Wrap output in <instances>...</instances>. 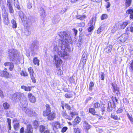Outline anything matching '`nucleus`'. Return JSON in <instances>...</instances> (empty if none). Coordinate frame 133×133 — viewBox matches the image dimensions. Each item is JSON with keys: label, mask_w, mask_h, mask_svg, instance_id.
I'll return each mask as SVG.
<instances>
[{"label": "nucleus", "mask_w": 133, "mask_h": 133, "mask_svg": "<svg viewBox=\"0 0 133 133\" xmlns=\"http://www.w3.org/2000/svg\"><path fill=\"white\" fill-rule=\"evenodd\" d=\"M25 131L26 133H32L33 129L31 125H28L27 126V129Z\"/></svg>", "instance_id": "15"}, {"label": "nucleus", "mask_w": 133, "mask_h": 133, "mask_svg": "<svg viewBox=\"0 0 133 133\" xmlns=\"http://www.w3.org/2000/svg\"><path fill=\"white\" fill-rule=\"evenodd\" d=\"M66 9L65 8H64L61 10V14H63L65 12H66Z\"/></svg>", "instance_id": "56"}, {"label": "nucleus", "mask_w": 133, "mask_h": 133, "mask_svg": "<svg viewBox=\"0 0 133 133\" xmlns=\"http://www.w3.org/2000/svg\"><path fill=\"white\" fill-rule=\"evenodd\" d=\"M28 97L30 101L33 103L36 102V99L35 97L30 92H29L28 94Z\"/></svg>", "instance_id": "8"}, {"label": "nucleus", "mask_w": 133, "mask_h": 133, "mask_svg": "<svg viewBox=\"0 0 133 133\" xmlns=\"http://www.w3.org/2000/svg\"><path fill=\"white\" fill-rule=\"evenodd\" d=\"M54 51H55V53L58 54V48L56 45L55 46L54 48ZM58 56L57 55H55L54 58L53 62L54 65H55L57 68L58 66Z\"/></svg>", "instance_id": "4"}, {"label": "nucleus", "mask_w": 133, "mask_h": 133, "mask_svg": "<svg viewBox=\"0 0 133 133\" xmlns=\"http://www.w3.org/2000/svg\"><path fill=\"white\" fill-rule=\"evenodd\" d=\"M41 16L43 17H44L46 16L45 12V10L43 8L41 9Z\"/></svg>", "instance_id": "27"}, {"label": "nucleus", "mask_w": 133, "mask_h": 133, "mask_svg": "<svg viewBox=\"0 0 133 133\" xmlns=\"http://www.w3.org/2000/svg\"><path fill=\"white\" fill-rule=\"evenodd\" d=\"M27 103L26 100H24L23 104H21L22 106L23 107L22 110L26 114H28L29 116H31L32 114V112L27 108Z\"/></svg>", "instance_id": "5"}, {"label": "nucleus", "mask_w": 133, "mask_h": 133, "mask_svg": "<svg viewBox=\"0 0 133 133\" xmlns=\"http://www.w3.org/2000/svg\"><path fill=\"white\" fill-rule=\"evenodd\" d=\"M86 17V16L85 15H78L76 16V18L77 19H80L81 20H83Z\"/></svg>", "instance_id": "21"}, {"label": "nucleus", "mask_w": 133, "mask_h": 133, "mask_svg": "<svg viewBox=\"0 0 133 133\" xmlns=\"http://www.w3.org/2000/svg\"><path fill=\"white\" fill-rule=\"evenodd\" d=\"M86 62V60L85 59H83L82 62L83 63L82 64L83 65H84V64Z\"/></svg>", "instance_id": "64"}, {"label": "nucleus", "mask_w": 133, "mask_h": 133, "mask_svg": "<svg viewBox=\"0 0 133 133\" xmlns=\"http://www.w3.org/2000/svg\"><path fill=\"white\" fill-rule=\"evenodd\" d=\"M67 55V53L65 51H63L61 52L59 54V56L63 57H64L65 56Z\"/></svg>", "instance_id": "28"}, {"label": "nucleus", "mask_w": 133, "mask_h": 133, "mask_svg": "<svg viewBox=\"0 0 133 133\" xmlns=\"http://www.w3.org/2000/svg\"><path fill=\"white\" fill-rule=\"evenodd\" d=\"M7 5L8 7H9L10 6H12L11 5V0H7Z\"/></svg>", "instance_id": "50"}, {"label": "nucleus", "mask_w": 133, "mask_h": 133, "mask_svg": "<svg viewBox=\"0 0 133 133\" xmlns=\"http://www.w3.org/2000/svg\"><path fill=\"white\" fill-rule=\"evenodd\" d=\"M96 18L92 17L88 23V25L90 27H94L95 24Z\"/></svg>", "instance_id": "13"}, {"label": "nucleus", "mask_w": 133, "mask_h": 133, "mask_svg": "<svg viewBox=\"0 0 133 133\" xmlns=\"http://www.w3.org/2000/svg\"><path fill=\"white\" fill-rule=\"evenodd\" d=\"M2 15L4 23L6 25H8L9 23L8 18V13L6 12L5 9L2 10Z\"/></svg>", "instance_id": "6"}, {"label": "nucleus", "mask_w": 133, "mask_h": 133, "mask_svg": "<svg viewBox=\"0 0 133 133\" xmlns=\"http://www.w3.org/2000/svg\"><path fill=\"white\" fill-rule=\"evenodd\" d=\"M130 23L129 21H125L121 23L119 25V27L121 29H124L126 26L128 24Z\"/></svg>", "instance_id": "14"}, {"label": "nucleus", "mask_w": 133, "mask_h": 133, "mask_svg": "<svg viewBox=\"0 0 133 133\" xmlns=\"http://www.w3.org/2000/svg\"><path fill=\"white\" fill-rule=\"evenodd\" d=\"M101 79L104 80V74L103 72L101 74Z\"/></svg>", "instance_id": "55"}, {"label": "nucleus", "mask_w": 133, "mask_h": 133, "mask_svg": "<svg viewBox=\"0 0 133 133\" xmlns=\"http://www.w3.org/2000/svg\"><path fill=\"white\" fill-rule=\"evenodd\" d=\"M6 69H5L4 71H1L0 72V75L2 77L8 78L9 76V73L6 71Z\"/></svg>", "instance_id": "11"}, {"label": "nucleus", "mask_w": 133, "mask_h": 133, "mask_svg": "<svg viewBox=\"0 0 133 133\" xmlns=\"http://www.w3.org/2000/svg\"><path fill=\"white\" fill-rule=\"evenodd\" d=\"M33 125L35 128H37L38 126V121H34L33 123Z\"/></svg>", "instance_id": "36"}, {"label": "nucleus", "mask_w": 133, "mask_h": 133, "mask_svg": "<svg viewBox=\"0 0 133 133\" xmlns=\"http://www.w3.org/2000/svg\"><path fill=\"white\" fill-rule=\"evenodd\" d=\"M108 17V15L105 14H103L101 17V19L102 20L106 19Z\"/></svg>", "instance_id": "33"}, {"label": "nucleus", "mask_w": 133, "mask_h": 133, "mask_svg": "<svg viewBox=\"0 0 133 133\" xmlns=\"http://www.w3.org/2000/svg\"><path fill=\"white\" fill-rule=\"evenodd\" d=\"M47 116L48 119L50 120H53L55 117V114L53 113H50Z\"/></svg>", "instance_id": "17"}, {"label": "nucleus", "mask_w": 133, "mask_h": 133, "mask_svg": "<svg viewBox=\"0 0 133 133\" xmlns=\"http://www.w3.org/2000/svg\"><path fill=\"white\" fill-rule=\"evenodd\" d=\"M130 66L131 69L133 70V60L130 61Z\"/></svg>", "instance_id": "52"}, {"label": "nucleus", "mask_w": 133, "mask_h": 133, "mask_svg": "<svg viewBox=\"0 0 133 133\" xmlns=\"http://www.w3.org/2000/svg\"><path fill=\"white\" fill-rule=\"evenodd\" d=\"M46 110L43 112V115L47 116L50 113V108L49 105L48 104H46Z\"/></svg>", "instance_id": "10"}, {"label": "nucleus", "mask_w": 133, "mask_h": 133, "mask_svg": "<svg viewBox=\"0 0 133 133\" xmlns=\"http://www.w3.org/2000/svg\"><path fill=\"white\" fill-rule=\"evenodd\" d=\"M108 107L107 108V111H110L112 110V107L111 102H108Z\"/></svg>", "instance_id": "25"}, {"label": "nucleus", "mask_w": 133, "mask_h": 133, "mask_svg": "<svg viewBox=\"0 0 133 133\" xmlns=\"http://www.w3.org/2000/svg\"><path fill=\"white\" fill-rule=\"evenodd\" d=\"M83 126L86 131H88L90 128V125L85 121L84 122Z\"/></svg>", "instance_id": "12"}, {"label": "nucleus", "mask_w": 133, "mask_h": 133, "mask_svg": "<svg viewBox=\"0 0 133 133\" xmlns=\"http://www.w3.org/2000/svg\"><path fill=\"white\" fill-rule=\"evenodd\" d=\"M73 95L71 93H67L65 94V97L67 98H69L72 97Z\"/></svg>", "instance_id": "34"}, {"label": "nucleus", "mask_w": 133, "mask_h": 133, "mask_svg": "<svg viewBox=\"0 0 133 133\" xmlns=\"http://www.w3.org/2000/svg\"><path fill=\"white\" fill-rule=\"evenodd\" d=\"M111 117L114 119L116 120L119 119V118H118V117L116 115H115L114 114H112L111 115Z\"/></svg>", "instance_id": "37"}, {"label": "nucleus", "mask_w": 133, "mask_h": 133, "mask_svg": "<svg viewBox=\"0 0 133 133\" xmlns=\"http://www.w3.org/2000/svg\"><path fill=\"white\" fill-rule=\"evenodd\" d=\"M128 37V34H123L119 37L120 41L122 42H124L127 40Z\"/></svg>", "instance_id": "9"}, {"label": "nucleus", "mask_w": 133, "mask_h": 133, "mask_svg": "<svg viewBox=\"0 0 133 133\" xmlns=\"http://www.w3.org/2000/svg\"><path fill=\"white\" fill-rule=\"evenodd\" d=\"M94 85V84L92 82H90L89 84V90L90 91L92 90V87Z\"/></svg>", "instance_id": "35"}, {"label": "nucleus", "mask_w": 133, "mask_h": 133, "mask_svg": "<svg viewBox=\"0 0 133 133\" xmlns=\"http://www.w3.org/2000/svg\"><path fill=\"white\" fill-rule=\"evenodd\" d=\"M131 32H133V27L131 28L128 27L126 29V31H129V29Z\"/></svg>", "instance_id": "49"}, {"label": "nucleus", "mask_w": 133, "mask_h": 133, "mask_svg": "<svg viewBox=\"0 0 133 133\" xmlns=\"http://www.w3.org/2000/svg\"><path fill=\"white\" fill-rule=\"evenodd\" d=\"M131 3V0H126L125 2V5L127 7L129 6Z\"/></svg>", "instance_id": "32"}, {"label": "nucleus", "mask_w": 133, "mask_h": 133, "mask_svg": "<svg viewBox=\"0 0 133 133\" xmlns=\"http://www.w3.org/2000/svg\"><path fill=\"white\" fill-rule=\"evenodd\" d=\"M89 112L93 115H95L96 113L94 109L92 108H90L89 109Z\"/></svg>", "instance_id": "30"}, {"label": "nucleus", "mask_w": 133, "mask_h": 133, "mask_svg": "<svg viewBox=\"0 0 133 133\" xmlns=\"http://www.w3.org/2000/svg\"><path fill=\"white\" fill-rule=\"evenodd\" d=\"M126 13L128 14H132L133 13V9H129L127 11Z\"/></svg>", "instance_id": "40"}, {"label": "nucleus", "mask_w": 133, "mask_h": 133, "mask_svg": "<svg viewBox=\"0 0 133 133\" xmlns=\"http://www.w3.org/2000/svg\"><path fill=\"white\" fill-rule=\"evenodd\" d=\"M20 133H24V129L23 127L21 128L20 131Z\"/></svg>", "instance_id": "61"}, {"label": "nucleus", "mask_w": 133, "mask_h": 133, "mask_svg": "<svg viewBox=\"0 0 133 133\" xmlns=\"http://www.w3.org/2000/svg\"><path fill=\"white\" fill-rule=\"evenodd\" d=\"M94 27H90L88 29V31L89 32H91L93 30Z\"/></svg>", "instance_id": "54"}, {"label": "nucleus", "mask_w": 133, "mask_h": 133, "mask_svg": "<svg viewBox=\"0 0 133 133\" xmlns=\"http://www.w3.org/2000/svg\"><path fill=\"white\" fill-rule=\"evenodd\" d=\"M19 126V124L18 123H17L14 124V127L15 130H17Z\"/></svg>", "instance_id": "38"}, {"label": "nucleus", "mask_w": 133, "mask_h": 133, "mask_svg": "<svg viewBox=\"0 0 133 133\" xmlns=\"http://www.w3.org/2000/svg\"><path fill=\"white\" fill-rule=\"evenodd\" d=\"M123 110L122 109H118L117 111V113H122L123 112Z\"/></svg>", "instance_id": "57"}, {"label": "nucleus", "mask_w": 133, "mask_h": 133, "mask_svg": "<svg viewBox=\"0 0 133 133\" xmlns=\"http://www.w3.org/2000/svg\"><path fill=\"white\" fill-rule=\"evenodd\" d=\"M101 27H99L97 30V33H100L101 32Z\"/></svg>", "instance_id": "58"}, {"label": "nucleus", "mask_w": 133, "mask_h": 133, "mask_svg": "<svg viewBox=\"0 0 133 133\" xmlns=\"http://www.w3.org/2000/svg\"><path fill=\"white\" fill-rule=\"evenodd\" d=\"M74 131L75 133H81L80 131L78 128H75L74 129Z\"/></svg>", "instance_id": "41"}, {"label": "nucleus", "mask_w": 133, "mask_h": 133, "mask_svg": "<svg viewBox=\"0 0 133 133\" xmlns=\"http://www.w3.org/2000/svg\"><path fill=\"white\" fill-rule=\"evenodd\" d=\"M9 11L10 13H13L14 12V10L12 6H10L8 7Z\"/></svg>", "instance_id": "47"}, {"label": "nucleus", "mask_w": 133, "mask_h": 133, "mask_svg": "<svg viewBox=\"0 0 133 133\" xmlns=\"http://www.w3.org/2000/svg\"><path fill=\"white\" fill-rule=\"evenodd\" d=\"M11 98L12 100L16 102L19 101L21 104H23L24 100H26L23 94L20 92H17L12 95Z\"/></svg>", "instance_id": "1"}, {"label": "nucleus", "mask_w": 133, "mask_h": 133, "mask_svg": "<svg viewBox=\"0 0 133 133\" xmlns=\"http://www.w3.org/2000/svg\"><path fill=\"white\" fill-rule=\"evenodd\" d=\"M59 72H60V73H59V74L60 75H61L63 74L62 71L61 70L59 69Z\"/></svg>", "instance_id": "63"}, {"label": "nucleus", "mask_w": 133, "mask_h": 133, "mask_svg": "<svg viewBox=\"0 0 133 133\" xmlns=\"http://www.w3.org/2000/svg\"><path fill=\"white\" fill-rule=\"evenodd\" d=\"M11 23L12 24V27L13 28H16L17 26V24L15 21L12 19L11 21Z\"/></svg>", "instance_id": "26"}, {"label": "nucleus", "mask_w": 133, "mask_h": 133, "mask_svg": "<svg viewBox=\"0 0 133 133\" xmlns=\"http://www.w3.org/2000/svg\"><path fill=\"white\" fill-rule=\"evenodd\" d=\"M11 63L10 62H6L4 63V65L5 66H10V65H11Z\"/></svg>", "instance_id": "59"}, {"label": "nucleus", "mask_w": 133, "mask_h": 133, "mask_svg": "<svg viewBox=\"0 0 133 133\" xmlns=\"http://www.w3.org/2000/svg\"><path fill=\"white\" fill-rule=\"evenodd\" d=\"M39 131L40 132H42L45 129V127L43 125H41L39 127Z\"/></svg>", "instance_id": "39"}, {"label": "nucleus", "mask_w": 133, "mask_h": 133, "mask_svg": "<svg viewBox=\"0 0 133 133\" xmlns=\"http://www.w3.org/2000/svg\"><path fill=\"white\" fill-rule=\"evenodd\" d=\"M68 129V128L66 127H63L62 129L61 130V132H65L66 130Z\"/></svg>", "instance_id": "46"}, {"label": "nucleus", "mask_w": 133, "mask_h": 133, "mask_svg": "<svg viewBox=\"0 0 133 133\" xmlns=\"http://www.w3.org/2000/svg\"><path fill=\"white\" fill-rule=\"evenodd\" d=\"M20 74L22 76H28V74L26 72H24L22 71H21V72Z\"/></svg>", "instance_id": "43"}, {"label": "nucleus", "mask_w": 133, "mask_h": 133, "mask_svg": "<svg viewBox=\"0 0 133 133\" xmlns=\"http://www.w3.org/2000/svg\"><path fill=\"white\" fill-rule=\"evenodd\" d=\"M34 88V87H26L25 86L22 85L21 87V88L22 89H24L26 91H30L31 89Z\"/></svg>", "instance_id": "16"}, {"label": "nucleus", "mask_w": 133, "mask_h": 133, "mask_svg": "<svg viewBox=\"0 0 133 133\" xmlns=\"http://www.w3.org/2000/svg\"><path fill=\"white\" fill-rule=\"evenodd\" d=\"M7 122L8 123V124H11V120L9 118H8L7 119Z\"/></svg>", "instance_id": "60"}, {"label": "nucleus", "mask_w": 133, "mask_h": 133, "mask_svg": "<svg viewBox=\"0 0 133 133\" xmlns=\"http://www.w3.org/2000/svg\"><path fill=\"white\" fill-rule=\"evenodd\" d=\"M111 5V4L110 2H107L106 5V7L107 8H109Z\"/></svg>", "instance_id": "53"}, {"label": "nucleus", "mask_w": 133, "mask_h": 133, "mask_svg": "<svg viewBox=\"0 0 133 133\" xmlns=\"http://www.w3.org/2000/svg\"><path fill=\"white\" fill-rule=\"evenodd\" d=\"M112 100L114 104L115 105V102H117V100L116 98V97H112Z\"/></svg>", "instance_id": "42"}, {"label": "nucleus", "mask_w": 133, "mask_h": 133, "mask_svg": "<svg viewBox=\"0 0 133 133\" xmlns=\"http://www.w3.org/2000/svg\"><path fill=\"white\" fill-rule=\"evenodd\" d=\"M33 62L35 65H37L38 66H39V60L36 57H35L33 59Z\"/></svg>", "instance_id": "20"}, {"label": "nucleus", "mask_w": 133, "mask_h": 133, "mask_svg": "<svg viewBox=\"0 0 133 133\" xmlns=\"http://www.w3.org/2000/svg\"><path fill=\"white\" fill-rule=\"evenodd\" d=\"M39 43L37 41H35L32 43L30 48V51L32 53H35L38 50Z\"/></svg>", "instance_id": "2"}, {"label": "nucleus", "mask_w": 133, "mask_h": 133, "mask_svg": "<svg viewBox=\"0 0 133 133\" xmlns=\"http://www.w3.org/2000/svg\"><path fill=\"white\" fill-rule=\"evenodd\" d=\"M8 52L9 56L10 58L12 61L17 58V57L18 56L17 51L15 49H12L9 50Z\"/></svg>", "instance_id": "3"}, {"label": "nucleus", "mask_w": 133, "mask_h": 133, "mask_svg": "<svg viewBox=\"0 0 133 133\" xmlns=\"http://www.w3.org/2000/svg\"><path fill=\"white\" fill-rule=\"evenodd\" d=\"M70 115L73 118L75 116L77 115V113L75 110L71 112H70Z\"/></svg>", "instance_id": "29"}, {"label": "nucleus", "mask_w": 133, "mask_h": 133, "mask_svg": "<svg viewBox=\"0 0 133 133\" xmlns=\"http://www.w3.org/2000/svg\"><path fill=\"white\" fill-rule=\"evenodd\" d=\"M14 4L15 7L19 10L20 9V7L19 5L18 2L17 0H14Z\"/></svg>", "instance_id": "24"}, {"label": "nucleus", "mask_w": 133, "mask_h": 133, "mask_svg": "<svg viewBox=\"0 0 133 133\" xmlns=\"http://www.w3.org/2000/svg\"><path fill=\"white\" fill-rule=\"evenodd\" d=\"M112 48V47L111 45L108 46L104 50L107 53H109L111 52Z\"/></svg>", "instance_id": "22"}, {"label": "nucleus", "mask_w": 133, "mask_h": 133, "mask_svg": "<svg viewBox=\"0 0 133 133\" xmlns=\"http://www.w3.org/2000/svg\"><path fill=\"white\" fill-rule=\"evenodd\" d=\"M19 16L22 20H24L25 19L26 16L24 15V14L22 11H19Z\"/></svg>", "instance_id": "19"}, {"label": "nucleus", "mask_w": 133, "mask_h": 133, "mask_svg": "<svg viewBox=\"0 0 133 133\" xmlns=\"http://www.w3.org/2000/svg\"><path fill=\"white\" fill-rule=\"evenodd\" d=\"M3 106L4 109H9V104L7 103H5L3 104Z\"/></svg>", "instance_id": "31"}, {"label": "nucleus", "mask_w": 133, "mask_h": 133, "mask_svg": "<svg viewBox=\"0 0 133 133\" xmlns=\"http://www.w3.org/2000/svg\"><path fill=\"white\" fill-rule=\"evenodd\" d=\"M65 106L66 108L70 110L71 109L70 107L68 104H65Z\"/></svg>", "instance_id": "51"}, {"label": "nucleus", "mask_w": 133, "mask_h": 133, "mask_svg": "<svg viewBox=\"0 0 133 133\" xmlns=\"http://www.w3.org/2000/svg\"><path fill=\"white\" fill-rule=\"evenodd\" d=\"M63 115L65 117V118L68 119L67 118V116H66V114L65 112H64L63 113Z\"/></svg>", "instance_id": "62"}, {"label": "nucleus", "mask_w": 133, "mask_h": 133, "mask_svg": "<svg viewBox=\"0 0 133 133\" xmlns=\"http://www.w3.org/2000/svg\"><path fill=\"white\" fill-rule=\"evenodd\" d=\"M10 67L9 68V69L11 71H12V69H13L14 67V65L12 63H11V65H10Z\"/></svg>", "instance_id": "48"}, {"label": "nucleus", "mask_w": 133, "mask_h": 133, "mask_svg": "<svg viewBox=\"0 0 133 133\" xmlns=\"http://www.w3.org/2000/svg\"><path fill=\"white\" fill-rule=\"evenodd\" d=\"M58 123H55L54 125L53 129L55 132H56L58 131Z\"/></svg>", "instance_id": "23"}, {"label": "nucleus", "mask_w": 133, "mask_h": 133, "mask_svg": "<svg viewBox=\"0 0 133 133\" xmlns=\"http://www.w3.org/2000/svg\"><path fill=\"white\" fill-rule=\"evenodd\" d=\"M80 121L81 119L79 117L77 116L74 120L72 124L74 125H76L78 124Z\"/></svg>", "instance_id": "18"}, {"label": "nucleus", "mask_w": 133, "mask_h": 133, "mask_svg": "<svg viewBox=\"0 0 133 133\" xmlns=\"http://www.w3.org/2000/svg\"><path fill=\"white\" fill-rule=\"evenodd\" d=\"M100 106V104L98 103H96L94 104V107L96 108H98Z\"/></svg>", "instance_id": "45"}, {"label": "nucleus", "mask_w": 133, "mask_h": 133, "mask_svg": "<svg viewBox=\"0 0 133 133\" xmlns=\"http://www.w3.org/2000/svg\"><path fill=\"white\" fill-rule=\"evenodd\" d=\"M28 70L30 76L31 78L34 83L36 82V80L34 76V72L33 69L31 67H30L28 69Z\"/></svg>", "instance_id": "7"}, {"label": "nucleus", "mask_w": 133, "mask_h": 133, "mask_svg": "<svg viewBox=\"0 0 133 133\" xmlns=\"http://www.w3.org/2000/svg\"><path fill=\"white\" fill-rule=\"evenodd\" d=\"M127 115V116L128 117L129 119H130V121L132 122H133V118L132 117L130 116L128 113Z\"/></svg>", "instance_id": "44"}]
</instances>
